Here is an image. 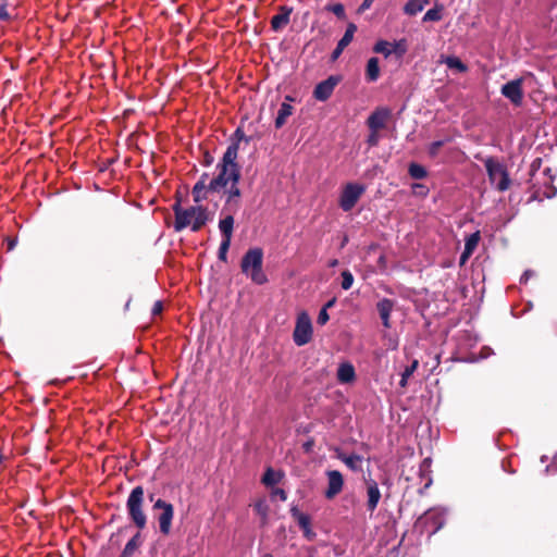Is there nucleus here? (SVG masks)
Masks as SVG:
<instances>
[{
	"mask_svg": "<svg viewBox=\"0 0 557 557\" xmlns=\"http://www.w3.org/2000/svg\"><path fill=\"white\" fill-rule=\"evenodd\" d=\"M238 154V143H231L222 159L216 164V175L209 182V188L221 193L231 183H239L240 166L236 162Z\"/></svg>",
	"mask_w": 557,
	"mask_h": 557,
	"instance_id": "f257e3e1",
	"label": "nucleus"
},
{
	"mask_svg": "<svg viewBox=\"0 0 557 557\" xmlns=\"http://www.w3.org/2000/svg\"><path fill=\"white\" fill-rule=\"evenodd\" d=\"M175 215L173 228L175 232H182L190 226L191 232L200 231L210 220L208 207L196 203L188 208H183L181 200H176L172 206Z\"/></svg>",
	"mask_w": 557,
	"mask_h": 557,
	"instance_id": "f03ea898",
	"label": "nucleus"
},
{
	"mask_svg": "<svg viewBox=\"0 0 557 557\" xmlns=\"http://www.w3.org/2000/svg\"><path fill=\"white\" fill-rule=\"evenodd\" d=\"M263 265V251L259 247L250 248L242 258L240 269L242 272L250 277V280L258 285H263L268 282V277L262 269Z\"/></svg>",
	"mask_w": 557,
	"mask_h": 557,
	"instance_id": "7ed1b4c3",
	"label": "nucleus"
},
{
	"mask_svg": "<svg viewBox=\"0 0 557 557\" xmlns=\"http://www.w3.org/2000/svg\"><path fill=\"white\" fill-rule=\"evenodd\" d=\"M144 497V487L138 485L131 491L126 500L129 519L139 530H143L147 524V517L143 510Z\"/></svg>",
	"mask_w": 557,
	"mask_h": 557,
	"instance_id": "20e7f679",
	"label": "nucleus"
},
{
	"mask_svg": "<svg viewBox=\"0 0 557 557\" xmlns=\"http://www.w3.org/2000/svg\"><path fill=\"white\" fill-rule=\"evenodd\" d=\"M484 166L492 184H495L498 191H506L510 186V177L506 166L488 157L484 160Z\"/></svg>",
	"mask_w": 557,
	"mask_h": 557,
	"instance_id": "39448f33",
	"label": "nucleus"
},
{
	"mask_svg": "<svg viewBox=\"0 0 557 557\" xmlns=\"http://www.w3.org/2000/svg\"><path fill=\"white\" fill-rule=\"evenodd\" d=\"M366 191V186L359 183H347L339 195L338 205L344 212L351 211L361 196Z\"/></svg>",
	"mask_w": 557,
	"mask_h": 557,
	"instance_id": "423d86ee",
	"label": "nucleus"
},
{
	"mask_svg": "<svg viewBox=\"0 0 557 557\" xmlns=\"http://www.w3.org/2000/svg\"><path fill=\"white\" fill-rule=\"evenodd\" d=\"M312 323L307 312L302 311L298 314L296 325L293 333L294 343L297 346H304L311 341Z\"/></svg>",
	"mask_w": 557,
	"mask_h": 557,
	"instance_id": "0eeeda50",
	"label": "nucleus"
},
{
	"mask_svg": "<svg viewBox=\"0 0 557 557\" xmlns=\"http://www.w3.org/2000/svg\"><path fill=\"white\" fill-rule=\"evenodd\" d=\"M419 523L429 531L430 535H433L445 524V510L443 508L429 509L419 518Z\"/></svg>",
	"mask_w": 557,
	"mask_h": 557,
	"instance_id": "6e6552de",
	"label": "nucleus"
},
{
	"mask_svg": "<svg viewBox=\"0 0 557 557\" xmlns=\"http://www.w3.org/2000/svg\"><path fill=\"white\" fill-rule=\"evenodd\" d=\"M153 509L162 510V512L158 516L159 529L163 535H169L174 518L173 505L165 502L164 499L158 498L153 504Z\"/></svg>",
	"mask_w": 557,
	"mask_h": 557,
	"instance_id": "1a4fd4ad",
	"label": "nucleus"
},
{
	"mask_svg": "<svg viewBox=\"0 0 557 557\" xmlns=\"http://www.w3.org/2000/svg\"><path fill=\"white\" fill-rule=\"evenodd\" d=\"M224 194V206L221 210V215L225 212H236L239 208V199L242 197V190L238 187V183H231L226 188L222 189Z\"/></svg>",
	"mask_w": 557,
	"mask_h": 557,
	"instance_id": "9d476101",
	"label": "nucleus"
},
{
	"mask_svg": "<svg viewBox=\"0 0 557 557\" xmlns=\"http://www.w3.org/2000/svg\"><path fill=\"white\" fill-rule=\"evenodd\" d=\"M341 82V77L331 75L326 79L318 83L313 89V97L318 101H326L333 94L336 85Z\"/></svg>",
	"mask_w": 557,
	"mask_h": 557,
	"instance_id": "9b49d317",
	"label": "nucleus"
},
{
	"mask_svg": "<svg viewBox=\"0 0 557 557\" xmlns=\"http://www.w3.org/2000/svg\"><path fill=\"white\" fill-rule=\"evenodd\" d=\"M327 478V488L324 492L326 499H333L344 487V478L338 470H329L325 472Z\"/></svg>",
	"mask_w": 557,
	"mask_h": 557,
	"instance_id": "f8f14e48",
	"label": "nucleus"
},
{
	"mask_svg": "<svg viewBox=\"0 0 557 557\" xmlns=\"http://www.w3.org/2000/svg\"><path fill=\"white\" fill-rule=\"evenodd\" d=\"M502 94L509 99L512 104L520 106L523 100L522 79H512L503 85Z\"/></svg>",
	"mask_w": 557,
	"mask_h": 557,
	"instance_id": "ddd939ff",
	"label": "nucleus"
},
{
	"mask_svg": "<svg viewBox=\"0 0 557 557\" xmlns=\"http://www.w3.org/2000/svg\"><path fill=\"white\" fill-rule=\"evenodd\" d=\"M391 110L385 107L375 109L368 117L367 125L370 131H380L385 127L391 116Z\"/></svg>",
	"mask_w": 557,
	"mask_h": 557,
	"instance_id": "4468645a",
	"label": "nucleus"
},
{
	"mask_svg": "<svg viewBox=\"0 0 557 557\" xmlns=\"http://www.w3.org/2000/svg\"><path fill=\"white\" fill-rule=\"evenodd\" d=\"M366 487H367V510L370 512H373L382 497L381 491L379 488V484L376 481L369 479L366 480Z\"/></svg>",
	"mask_w": 557,
	"mask_h": 557,
	"instance_id": "2eb2a0df",
	"label": "nucleus"
},
{
	"mask_svg": "<svg viewBox=\"0 0 557 557\" xmlns=\"http://www.w3.org/2000/svg\"><path fill=\"white\" fill-rule=\"evenodd\" d=\"M357 30V26L354 23L348 24L343 37L338 40L336 48L333 50L331 54V60L336 61L344 49L352 41L354 34Z\"/></svg>",
	"mask_w": 557,
	"mask_h": 557,
	"instance_id": "dca6fc26",
	"label": "nucleus"
},
{
	"mask_svg": "<svg viewBox=\"0 0 557 557\" xmlns=\"http://www.w3.org/2000/svg\"><path fill=\"white\" fill-rule=\"evenodd\" d=\"M336 458L341 460L352 472H362L363 457L357 454H346L338 450Z\"/></svg>",
	"mask_w": 557,
	"mask_h": 557,
	"instance_id": "f3484780",
	"label": "nucleus"
},
{
	"mask_svg": "<svg viewBox=\"0 0 557 557\" xmlns=\"http://www.w3.org/2000/svg\"><path fill=\"white\" fill-rule=\"evenodd\" d=\"M293 9L287 5L280 7V12L272 16L271 18V28L274 32L281 30L285 27L290 21V14Z\"/></svg>",
	"mask_w": 557,
	"mask_h": 557,
	"instance_id": "a211bd4d",
	"label": "nucleus"
},
{
	"mask_svg": "<svg viewBox=\"0 0 557 557\" xmlns=\"http://www.w3.org/2000/svg\"><path fill=\"white\" fill-rule=\"evenodd\" d=\"M542 174L544 176V181H543L544 189L536 190L534 193L535 194L534 197L543 196L545 198H553L557 194V188L552 185L553 175L550 174V169L549 168L544 169Z\"/></svg>",
	"mask_w": 557,
	"mask_h": 557,
	"instance_id": "6ab92c4d",
	"label": "nucleus"
},
{
	"mask_svg": "<svg viewBox=\"0 0 557 557\" xmlns=\"http://www.w3.org/2000/svg\"><path fill=\"white\" fill-rule=\"evenodd\" d=\"M394 308V300L389 298H383L376 304V309L382 320V324L385 327H391L389 317Z\"/></svg>",
	"mask_w": 557,
	"mask_h": 557,
	"instance_id": "aec40b11",
	"label": "nucleus"
},
{
	"mask_svg": "<svg viewBox=\"0 0 557 557\" xmlns=\"http://www.w3.org/2000/svg\"><path fill=\"white\" fill-rule=\"evenodd\" d=\"M210 193H215L214 189L209 188V183L197 181L191 188V196L195 203L201 205L202 201L208 199Z\"/></svg>",
	"mask_w": 557,
	"mask_h": 557,
	"instance_id": "412c9836",
	"label": "nucleus"
},
{
	"mask_svg": "<svg viewBox=\"0 0 557 557\" xmlns=\"http://www.w3.org/2000/svg\"><path fill=\"white\" fill-rule=\"evenodd\" d=\"M226 215L219 221V230L224 239H232L234 228V212H225Z\"/></svg>",
	"mask_w": 557,
	"mask_h": 557,
	"instance_id": "4be33fe9",
	"label": "nucleus"
},
{
	"mask_svg": "<svg viewBox=\"0 0 557 557\" xmlns=\"http://www.w3.org/2000/svg\"><path fill=\"white\" fill-rule=\"evenodd\" d=\"M356 377L355 368L349 362L341 363L337 369V380L341 383L347 384L351 383Z\"/></svg>",
	"mask_w": 557,
	"mask_h": 557,
	"instance_id": "5701e85b",
	"label": "nucleus"
},
{
	"mask_svg": "<svg viewBox=\"0 0 557 557\" xmlns=\"http://www.w3.org/2000/svg\"><path fill=\"white\" fill-rule=\"evenodd\" d=\"M380 77V65L379 59L376 57H372L368 60L366 65V81L369 83H374Z\"/></svg>",
	"mask_w": 557,
	"mask_h": 557,
	"instance_id": "b1692460",
	"label": "nucleus"
},
{
	"mask_svg": "<svg viewBox=\"0 0 557 557\" xmlns=\"http://www.w3.org/2000/svg\"><path fill=\"white\" fill-rule=\"evenodd\" d=\"M253 510L260 517V524L264 527L269 522V505L264 498L258 499L253 504Z\"/></svg>",
	"mask_w": 557,
	"mask_h": 557,
	"instance_id": "393cba45",
	"label": "nucleus"
},
{
	"mask_svg": "<svg viewBox=\"0 0 557 557\" xmlns=\"http://www.w3.org/2000/svg\"><path fill=\"white\" fill-rule=\"evenodd\" d=\"M289 512L290 516L297 521V524L301 529V531L311 525L310 516L300 511L297 506H293Z\"/></svg>",
	"mask_w": 557,
	"mask_h": 557,
	"instance_id": "a878e982",
	"label": "nucleus"
},
{
	"mask_svg": "<svg viewBox=\"0 0 557 557\" xmlns=\"http://www.w3.org/2000/svg\"><path fill=\"white\" fill-rule=\"evenodd\" d=\"M294 108L287 103L283 102L277 111V115L275 117V127L278 129L283 127V125L286 123L287 117H289L293 114Z\"/></svg>",
	"mask_w": 557,
	"mask_h": 557,
	"instance_id": "bb28decb",
	"label": "nucleus"
},
{
	"mask_svg": "<svg viewBox=\"0 0 557 557\" xmlns=\"http://www.w3.org/2000/svg\"><path fill=\"white\" fill-rule=\"evenodd\" d=\"M283 478L282 472L274 471L272 468H268L262 476V483L267 486H273L281 482Z\"/></svg>",
	"mask_w": 557,
	"mask_h": 557,
	"instance_id": "cd10ccee",
	"label": "nucleus"
},
{
	"mask_svg": "<svg viewBox=\"0 0 557 557\" xmlns=\"http://www.w3.org/2000/svg\"><path fill=\"white\" fill-rule=\"evenodd\" d=\"M444 63L448 69L456 70L459 73H465L468 71V66L458 57L455 55L446 57Z\"/></svg>",
	"mask_w": 557,
	"mask_h": 557,
	"instance_id": "c85d7f7f",
	"label": "nucleus"
},
{
	"mask_svg": "<svg viewBox=\"0 0 557 557\" xmlns=\"http://www.w3.org/2000/svg\"><path fill=\"white\" fill-rule=\"evenodd\" d=\"M408 174L413 180H423L428 176V171L423 165L411 162L408 166Z\"/></svg>",
	"mask_w": 557,
	"mask_h": 557,
	"instance_id": "c756f323",
	"label": "nucleus"
},
{
	"mask_svg": "<svg viewBox=\"0 0 557 557\" xmlns=\"http://www.w3.org/2000/svg\"><path fill=\"white\" fill-rule=\"evenodd\" d=\"M423 9L424 7L422 5L421 0H408L404 7V13L409 16H414Z\"/></svg>",
	"mask_w": 557,
	"mask_h": 557,
	"instance_id": "7c9ffc66",
	"label": "nucleus"
},
{
	"mask_svg": "<svg viewBox=\"0 0 557 557\" xmlns=\"http://www.w3.org/2000/svg\"><path fill=\"white\" fill-rule=\"evenodd\" d=\"M373 51L375 53L383 54L385 58H388L391 54H393L392 44L387 40L381 39L373 46Z\"/></svg>",
	"mask_w": 557,
	"mask_h": 557,
	"instance_id": "2f4dec72",
	"label": "nucleus"
},
{
	"mask_svg": "<svg viewBox=\"0 0 557 557\" xmlns=\"http://www.w3.org/2000/svg\"><path fill=\"white\" fill-rule=\"evenodd\" d=\"M419 366V362L418 360H412V362L407 366L404 371L401 372V379H400V382H399V385L401 387H406L407 386V383H408V379L413 374V372L417 370Z\"/></svg>",
	"mask_w": 557,
	"mask_h": 557,
	"instance_id": "473e14b6",
	"label": "nucleus"
},
{
	"mask_svg": "<svg viewBox=\"0 0 557 557\" xmlns=\"http://www.w3.org/2000/svg\"><path fill=\"white\" fill-rule=\"evenodd\" d=\"M139 534L134 535L124 546L122 554L123 557H131L135 549L138 547Z\"/></svg>",
	"mask_w": 557,
	"mask_h": 557,
	"instance_id": "72a5a7b5",
	"label": "nucleus"
},
{
	"mask_svg": "<svg viewBox=\"0 0 557 557\" xmlns=\"http://www.w3.org/2000/svg\"><path fill=\"white\" fill-rule=\"evenodd\" d=\"M442 20V7L428 10L422 18L423 22H437Z\"/></svg>",
	"mask_w": 557,
	"mask_h": 557,
	"instance_id": "f704fd0d",
	"label": "nucleus"
},
{
	"mask_svg": "<svg viewBox=\"0 0 557 557\" xmlns=\"http://www.w3.org/2000/svg\"><path fill=\"white\" fill-rule=\"evenodd\" d=\"M479 240H480L479 232H475V233H472L471 235H469L465 242V248L467 249V252H473L479 244Z\"/></svg>",
	"mask_w": 557,
	"mask_h": 557,
	"instance_id": "c9c22d12",
	"label": "nucleus"
},
{
	"mask_svg": "<svg viewBox=\"0 0 557 557\" xmlns=\"http://www.w3.org/2000/svg\"><path fill=\"white\" fill-rule=\"evenodd\" d=\"M541 164L542 160L537 158L532 162L530 166V183L532 184V187H535L537 184L536 175L537 172L540 171Z\"/></svg>",
	"mask_w": 557,
	"mask_h": 557,
	"instance_id": "e433bc0d",
	"label": "nucleus"
},
{
	"mask_svg": "<svg viewBox=\"0 0 557 557\" xmlns=\"http://www.w3.org/2000/svg\"><path fill=\"white\" fill-rule=\"evenodd\" d=\"M325 9L326 11L332 12L341 20H344L346 17L345 7L342 3L327 4Z\"/></svg>",
	"mask_w": 557,
	"mask_h": 557,
	"instance_id": "4c0bfd02",
	"label": "nucleus"
},
{
	"mask_svg": "<svg viewBox=\"0 0 557 557\" xmlns=\"http://www.w3.org/2000/svg\"><path fill=\"white\" fill-rule=\"evenodd\" d=\"M342 288L348 290L354 284V275L349 270H344L342 272Z\"/></svg>",
	"mask_w": 557,
	"mask_h": 557,
	"instance_id": "58836bf2",
	"label": "nucleus"
},
{
	"mask_svg": "<svg viewBox=\"0 0 557 557\" xmlns=\"http://www.w3.org/2000/svg\"><path fill=\"white\" fill-rule=\"evenodd\" d=\"M231 240L232 239H224V238H222V242L220 244L219 251H218L219 260L224 261V262L226 261V259H227V251H228V248L231 246Z\"/></svg>",
	"mask_w": 557,
	"mask_h": 557,
	"instance_id": "ea45409f",
	"label": "nucleus"
},
{
	"mask_svg": "<svg viewBox=\"0 0 557 557\" xmlns=\"http://www.w3.org/2000/svg\"><path fill=\"white\" fill-rule=\"evenodd\" d=\"M391 44H392L393 53H395L397 57L401 58L406 53L407 48H406L405 40H398V41H394Z\"/></svg>",
	"mask_w": 557,
	"mask_h": 557,
	"instance_id": "a19ab883",
	"label": "nucleus"
},
{
	"mask_svg": "<svg viewBox=\"0 0 557 557\" xmlns=\"http://www.w3.org/2000/svg\"><path fill=\"white\" fill-rule=\"evenodd\" d=\"M445 140L433 141L428 149L430 157L435 158L438 154L440 149L444 146Z\"/></svg>",
	"mask_w": 557,
	"mask_h": 557,
	"instance_id": "79ce46f5",
	"label": "nucleus"
},
{
	"mask_svg": "<svg viewBox=\"0 0 557 557\" xmlns=\"http://www.w3.org/2000/svg\"><path fill=\"white\" fill-rule=\"evenodd\" d=\"M411 187H412V190L414 194H418L421 196H426L429 193V188L425 185L420 184V183H414V184H412Z\"/></svg>",
	"mask_w": 557,
	"mask_h": 557,
	"instance_id": "37998d69",
	"label": "nucleus"
},
{
	"mask_svg": "<svg viewBox=\"0 0 557 557\" xmlns=\"http://www.w3.org/2000/svg\"><path fill=\"white\" fill-rule=\"evenodd\" d=\"M377 133L379 131H370V134L367 138V143L369 146L374 147L379 144L380 136Z\"/></svg>",
	"mask_w": 557,
	"mask_h": 557,
	"instance_id": "c03bdc74",
	"label": "nucleus"
},
{
	"mask_svg": "<svg viewBox=\"0 0 557 557\" xmlns=\"http://www.w3.org/2000/svg\"><path fill=\"white\" fill-rule=\"evenodd\" d=\"M329 320H330V315H329L327 311L325 310V308H322L318 314L317 323L319 325H324L327 323Z\"/></svg>",
	"mask_w": 557,
	"mask_h": 557,
	"instance_id": "a18cd8bd",
	"label": "nucleus"
},
{
	"mask_svg": "<svg viewBox=\"0 0 557 557\" xmlns=\"http://www.w3.org/2000/svg\"><path fill=\"white\" fill-rule=\"evenodd\" d=\"M557 472V454L552 459L550 463L546 466L545 473L546 474H555Z\"/></svg>",
	"mask_w": 557,
	"mask_h": 557,
	"instance_id": "49530a36",
	"label": "nucleus"
},
{
	"mask_svg": "<svg viewBox=\"0 0 557 557\" xmlns=\"http://www.w3.org/2000/svg\"><path fill=\"white\" fill-rule=\"evenodd\" d=\"M302 534L308 541H313L317 536V533L312 530L311 525L302 530Z\"/></svg>",
	"mask_w": 557,
	"mask_h": 557,
	"instance_id": "de8ad7c7",
	"label": "nucleus"
},
{
	"mask_svg": "<svg viewBox=\"0 0 557 557\" xmlns=\"http://www.w3.org/2000/svg\"><path fill=\"white\" fill-rule=\"evenodd\" d=\"M162 310H163V304L160 300H158L152 306L151 314L152 315H158V314H160L162 312Z\"/></svg>",
	"mask_w": 557,
	"mask_h": 557,
	"instance_id": "09e8293b",
	"label": "nucleus"
},
{
	"mask_svg": "<svg viewBox=\"0 0 557 557\" xmlns=\"http://www.w3.org/2000/svg\"><path fill=\"white\" fill-rule=\"evenodd\" d=\"M213 161H214L213 156L209 151H205L202 164L205 166H210L213 163Z\"/></svg>",
	"mask_w": 557,
	"mask_h": 557,
	"instance_id": "8fccbe9b",
	"label": "nucleus"
},
{
	"mask_svg": "<svg viewBox=\"0 0 557 557\" xmlns=\"http://www.w3.org/2000/svg\"><path fill=\"white\" fill-rule=\"evenodd\" d=\"M273 495L277 496L282 502H285L287 499V494L282 488H275L273 491Z\"/></svg>",
	"mask_w": 557,
	"mask_h": 557,
	"instance_id": "3c124183",
	"label": "nucleus"
},
{
	"mask_svg": "<svg viewBox=\"0 0 557 557\" xmlns=\"http://www.w3.org/2000/svg\"><path fill=\"white\" fill-rule=\"evenodd\" d=\"M234 136L236 137V140H233L232 143H238L239 140L244 139L248 143V138L245 137L244 132L240 128H237L234 133Z\"/></svg>",
	"mask_w": 557,
	"mask_h": 557,
	"instance_id": "603ef678",
	"label": "nucleus"
},
{
	"mask_svg": "<svg viewBox=\"0 0 557 557\" xmlns=\"http://www.w3.org/2000/svg\"><path fill=\"white\" fill-rule=\"evenodd\" d=\"M534 275V272L532 270H525L523 274L520 277V283H527L530 277Z\"/></svg>",
	"mask_w": 557,
	"mask_h": 557,
	"instance_id": "864d4df0",
	"label": "nucleus"
},
{
	"mask_svg": "<svg viewBox=\"0 0 557 557\" xmlns=\"http://www.w3.org/2000/svg\"><path fill=\"white\" fill-rule=\"evenodd\" d=\"M374 0H363L360 4L358 12H364L366 10L370 9Z\"/></svg>",
	"mask_w": 557,
	"mask_h": 557,
	"instance_id": "5fc2aeb1",
	"label": "nucleus"
},
{
	"mask_svg": "<svg viewBox=\"0 0 557 557\" xmlns=\"http://www.w3.org/2000/svg\"><path fill=\"white\" fill-rule=\"evenodd\" d=\"M473 252H467V249L465 248L461 256H460V264H465L468 260V258L472 255Z\"/></svg>",
	"mask_w": 557,
	"mask_h": 557,
	"instance_id": "6e6d98bb",
	"label": "nucleus"
},
{
	"mask_svg": "<svg viewBox=\"0 0 557 557\" xmlns=\"http://www.w3.org/2000/svg\"><path fill=\"white\" fill-rule=\"evenodd\" d=\"M198 181L203 182V183H209V182H210V175H209V173L203 172V173L200 175V177H199V180H198Z\"/></svg>",
	"mask_w": 557,
	"mask_h": 557,
	"instance_id": "4d7b16f0",
	"label": "nucleus"
},
{
	"mask_svg": "<svg viewBox=\"0 0 557 557\" xmlns=\"http://www.w3.org/2000/svg\"><path fill=\"white\" fill-rule=\"evenodd\" d=\"M336 302V298H332L330 299L322 308H325V310L327 311V309L332 308Z\"/></svg>",
	"mask_w": 557,
	"mask_h": 557,
	"instance_id": "13d9d810",
	"label": "nucleus"
},
{
	"mask_svg": "<svg viewBox=\"0 0 557 557\" xmlns=\"http://www.w3.org/2000/svg\"><path fill=\"white\" fill-rule=\"evenodd\" d=\"M483 351L484 354L481 355V359L487 358L492 354L491 348H483Z\"/></svg>",
	"mask_w": 557,
	"mask_h": 557,
	"instance_id": "bf43d9fd",
	"label": "nucleus"
},
{
	"mask_svg": "<svg viewBox=\"0 0 557 557\" xmlns=\"http://www.w3.org/2000/svg\"><path fill=\"white\" fill-rule=\"evenodd\" d=\"M15 245H16V240L15 239L10 240L9 242V250H12L15 247Z\"/></svg>",
	"mask_w": 557,
	"mask_h": 557,
	"instance_id": "052dcab7",
	"label": "nucleus"
},
{
	"mask_svg": "<svg viewBox=\"0 0 557 557\" xmlns=\"http://www.w3.org/2000/svg\"><path fill=\"white\" fill-rule=\"evenodd\" d=\"M337 264H338V260H337V259H333V260H331V261H330V264H329V265H330L331 268H334V267H336Z\"/></svg>",
	"mask_w": 557,
	"mask_h": 557,
	"instance_id": "680f3d73",
	"label": "nucleus"
},
{
	"mask_svg": "<svg viewBox=\"0 0 557 557\" xmlns=\"http://www.w3.org/2000/svg\"><path fill=\"white\" fill-rule=\"evenodd\" d=\"M311 446H312V442H307V443L304 445L305 450H307V451H308V450L311 448Z\"/></svg>",
	"mask_w": 557,
	"mask_h": 557,
	"instance_id": "e2e57ef3",
	"label": "nucleus"
},
{
	"mask_svg": "<svg viewBox=\"0 0 557 557\" xmlns=\"http://www.w3.org/2000/svg\"><path fill=\"white\" fill-rule=\"evenodd\" d=\"M429 465H430V459L429 458L424 459L422 466L426 467Z\"/></svg>",
	"mask_w": 557,
	"mask_h": 557,
	"instance_id": "0e129e2a",
	"label": "nucleus"
},
{
	"mask_svg": "<svg viewBox=\"0 0 557 557\" xmlns=\"http://www.w3.org/2000/svg\"><path fill=\"white\" fill-rule=\"evenodd\" d=\"M7 12L3 10L2 12H0V18H4L7 16Z\"/></svg>",
	"mask_w": 557,
	"mask_h": 557,
	"instance_id": "69168bd1",
	"label": "nucleus"
},
{
	"mask_svg": "<svg viewBox=\"0 0 557 557\" xmlns=\"http://www.w3.org/2000/svg\"><path fill=\"white\" fill-rule=\"evenodd\" d=\"M429 2H430V0H421V3H422L423 7L428 5Z\"/></svg>",
	"mask_w": 557,
	"mask_h": 557,
	"instance_id": "338daca9",
	"label": "nucleus"
},
{
	"mask_svg": "<svg viewBox=\"0 0 557 557\" xmlns=\"http://www.w3.org/2000/svg\"><path fill=\"white\" fill-rule=\"evenodd\" d=\"M262 557H273V555L270 554V553H265V554L262 555Z\"/></svg>",
	"mask_w": 557,
	"mask_h": 557,
	"instance_id": "774afa93",
	"label": "nucleus"
}]
</instances>
